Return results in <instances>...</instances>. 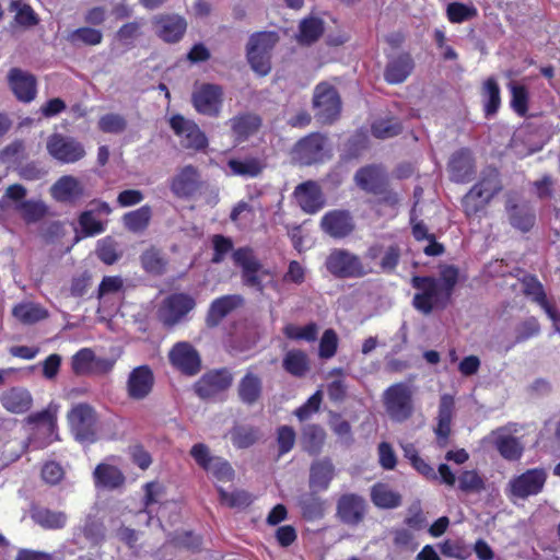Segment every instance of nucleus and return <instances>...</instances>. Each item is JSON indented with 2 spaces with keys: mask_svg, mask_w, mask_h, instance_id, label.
Listing matches in <instances>:
<instances>
[{
  "mask_svg": "<svg viewBox=\"0 0 560 560\" xmlns=\"http://www.w3.org/2000/svg\"><path fill=\"white\" fill-rule=\"evenodd\" d=\"M459 270L453 265L443 266L440 277L415 276L411 279L412 288L417 292L412 299V306L423 315L433 311H443L451 303L454 289L458 282Z\"/></svg>",
  "mask_w": 560,
  "mask_h": 560,
  "instance_id": "f257e3e1",
  "label": "nucleus"
},
{
  "mask_svg": "<svg viewBox=\"0 0 560 560\" xmlns=\"http://www.w3.org/2000/svg\"><path fill=\"white\" fill-rule=\"evenodd\" d=\"M228 125L230 126L236 141L242 142L254 135L261 126V119L258 115L243 113L232 117Z\"/></svg>",
  "mask_w": 560,
  "mask_h": 560,
  "instance_id": "c9c22d12",
  "label": "nucleus"
},
{
  "mask_svg": "<svg viewBox=\"0 0 560 560\" xmlns=\"http://www.w3.org/2000/svg\"><path fill=\"white\" fill-rule=\"evenodd\" d=\"M191 457L208 474L220 481H230L234 477V470L228 460L219 456H212L209 447L203 443L195 444L190 450Z\"/></svg>",
  "mask_w": 560,
  "mask_h": 560,
  "instance_id": "4468645a",
  "label": "nucleus"
},
{
  "mask_svg": "<svg viewBox=\"0 0 560 560\" xmlns=\"http://www.w3.org/2000/svg\"><path fill=\"white\" fill-rule=\"evenodd\" d=\"M170 126L185 149L203 151L208 147L207 136L194 120L177 114L170 119Z\"/></svg>",
  "mask_w": 560,
  "mask_h": 560,
  "instance_id": "f8f14e48",
  "label": "nucleus"
},
{
  "mask_svg": "<svg viewBox=\"0 0 560 560\" xmlns=\"http://www.w3.org/2000/svg\"><path fill=\"white\" fill-rule=\"evenodd\" d=\"M523 292L537 304H544L547 299L545 290L540 281L535 276H526L522 280Z\"/></svg>",
  "mask_w": 560,
  "mask_h": 560,
  "instance_id": "e2e57ef3",
  "label": "nucleus"
},
{
  "mask_svg": "<svg viewBox=\"0 0 560 560\" xmlns=\"http://www.w3.org/2000/svg\"><path fill=\"white\" fill-rule=\"evenodd\" d=\"M30 514L35 524L50 530L62 529L68 521L63 511H55L39 505L32 506Z\"/></svg>",
  "mask_w": 560,
  "mask_h": 560,
  "instance_id": "f704fd0d",
  "label": "nucleus"
},
{
  "mask_svg": "<svg viewBox=\"0 0 560 560\" xmlns=\"http://www.w3.org/2000/svg\"><path fill=\"white\" fill-rule=\"evenodd\" d=\"M278 42L279 35L276 32H258L249 37L246 57L258 75L265 77L271 71V51Z\"/></svg>",
  "mask_w": 560,
  "mask_h": 560,
  "instance_id": "20e7f679",
  "label": "nucleus"
},
{
  "mask_svg": "<svg viewBox=\"0 0 560 560\" xmlns=\"http://www.w3.org/2000/svg\"><path fill=\"white\" fill-rule=\"evenodd\" d=\"M326 269L336 278H361L366 275L359 256L341 248L330 252L325 261Z\"/></svg>",
  "mask_w": 560,
  "mask_h": 560,
  "instance_id": "0eeeda50",
  "label": "nucleus"
},
{
  "mask_svg": "<svg viewBox=\"0 0 560 560\" xmlns=\"http://www.w3.org/2000/svg\"><path fill=\"white\" fill-rule=\"evenodd\" d=\"M335 478V466L330 458L324 457L311 464L308 487L311 490L326 491Z\"/></svg>",
  "mask_w": 560,
  "mask_h": 560,
  "instance_id": "c85d7f7f",
  "label": "nucleus"
},
{
  "mask_svg": "<svg viewBox=\"0 0 560 560\" xmlns=\"http://www.w3.org/2000/svg\"><path fill=\"white\" fill-rule=\"evenodd\" d=\"M156 34L166 43H176L185 34L187 23L179 15H161L155 20Z\"/></svg>",
  "mask_w": 560,
  "mask_h": 560,
  "instance_id": "7c9ffc66",
  "label": "nucleus"
},
{
  "mask_svg": "<svg viewBox=\"0 0 560 560\" xmlns=\"http://www.w3.org/2000/svg\"><path fill=\"white\" fill-rule=\"evenodd\" d=\"M47 150L52 158L62 163H74L85 155V150L81 142L59 133H55L49 138Z\"/></svg>",
  "mask_w": 560,
  "mask_h": 560,
  "instance_id": "a211bd4d",
  "label": "nucleus"
},
{
  "mask_svg": "<svg viewBox=\"0 0 560 560\" xmlns=\"http://www.w3.org/2000/svg\"><path fill=\"white\" fill-rule=\"evenodd\" d=\"M455 401L453 396L444 394L440 398L438 424L434 429L436 441L440 447H445L451 434V423L454 415Z\"/></svg>",
  "mask_w": 560,
  "mask_h": 560,
  "instance_id": "cd10ccee",
  "label": "nucleus"
},
{
  "mask_svg": "<svg viewBox=\"0 0 560 560\" xmlns=\"http://www.w3.org/2000/svg\"><path fill=\"white\" fill-rule=\"evenodd\" d=\"M325 440L326 432L319 424L308 423L301 430V446L312 456H317L322 452Z\"/></svg>",
  "mask_w": 560,
  "mask_h": 560,
  "instance_id": "4c0bfd02",
  "label": "nucleus"
},
{
  "mask_svg": "<svg viewBox=\"0 0 560 560\" xmlns=\"http://www.w3.org/2000/svg\"><path fill=\"white\" fill-rule=\"evenodd\" d=\"M458 488L465 493H478L485 489V482L475 470H466L458 478Z\"/></svg>",
  "mask_w": 560,
  "mask_h": 560,
  "instance_id": "0e129e2a",
  "label": "nucleus"
},
{
  "mask_svg": "<svg viewBox=\"0 0 560 560\" xmlns=\"http://www.w3.org/2000/svg\"><path fill=\"white\" fill-rule=\"evenodd\" d=\"M276 440L278 444V455L282 456L292 451L294 447L296 441V432L290 425H280L276 431Z\"/></svg>",
  "mask_w": 560,
  "mask_h": 560,
  "instance_id": "bf43d9fd",
  "label": "nucleus"
},
{
  "mask_svg": "<svg viewBox=\"0 0 560 560\" xmlns=\"http://www.w3.org/2000/svg\"><path fill=\"white\" fill-rule=\"evenodd\" d=\"M67 40L73 46H96L103 40V32L91 26H82L70 32Z\"/></svg>",
  "mask_w": 560,
  "mask_h": 560,
  "instance_id": "49530a36",
  "label": "nucleus"
},
{
  "mask_svg": "<svg viewBox=\"0 0 560 560\" xmlns=\"http://www.w3.org/2000/svg\"><path fill=\"white\" fill-rule=\"evenodd\" d=\"M354 182L362 190L376 195L383 191L382 189L388 183V178L381 167L368 165L355 172Z\"/></svg>",
  "mask_w": 560,
  "mask_h": 560,
  "instance_id": "bb28decb",
  "label": "nucleus"
},
{
  "mask_svg": "<svg viewBox=\"0 0 560 560\" xmlns=\"http://www.w3.org/2000/svg\"><path fill=\"white\" fill-rule=\"evenodd\" d=\"M70 428L75 439L83 443H92L96 438V413L86 405L79 404L68 413Z\"/></svg>",
  "mask_w": 560,
  "mask_h": 560,
  "instance_id": "9d476101",
  "label": "nucleus"
},
{
  "mask_svg": "<svg viewBox=\"0 0 560 560\" xmlns=\"http://www.w3.org/2000/svg\"><path fill=\"white\" fill-rule=\"evenodd\" d=\"M12 315L24 325H33L48 317V311L39 304L24 302L15 305Z\"/></svg>",
  "mask_w": 560,
  "mask_h": 560,
  "instance_id": "58836bf2",
  "label": "nucleus"
},
{
  "mask_svg": "<svg viewBox=\"0 0 560 560\" xmlns=\"http://www.w3.org/2000/svg\"><path fill=\"white\" fill-rule=\"evenodd\" d=\"M283 369L295 377H304L310 371V360L302 350H290L282 361Z\"/></svg>",
  "mask_w": 560,
  "mask_h": 560,
  "instance_id": "a19ab883",
  "label": "nucleus"
},
{
  "mask_svg": "<svg viewBox=\"0 0 560 560\" xmlns=\"http://www.w3.org/2000/svg\"><path fill=\"white\" fill-rule=\"evenodd\" d=\"M154 384V375L148 365L135 368L127 381L128 396L136 400L144 399L151 393Z\"/></svg>",
  "mask_w": 560,
  "mask_h": 560,
  "instance_id": "412c9836",
  "label": "nucleus"
},
{
  "mask_svg": "<svg viewBox=\"0 0 560 560\" xmlns=\"http://www.w3.org/2000/svg\"><path fill=\"white\" fill-rule=\"evenodd\" d=\"M11 90L16 98L30 103L36 96V78L20 68H12L8 73Z\"/></svg>",
  "mask_w": 560,
  "mask_h": 560,
  "instance_id": "4be33fe9",
  "label": "nucleus"
},
{
  "mask_svg": "<svg viewBox=\"0 0 560 560\" xmlns=\"http://www.w3.org/2000/svg\"><path fill=\"white\" fill-rule=\"evenodd\" d=\"M21 217L26 223H36L48 213L47 205L42 200H24L16 206Z\"/></svg>",
  "mask_w": 560,
  "mask_h": 560,
  "instance_id": "de8ad7c7",
  "label": "nucleus"
},
{
  "mask_svg": "<svg viewBox=\"0 0 560 560\" xmlns=\"http://www.w3.org/2000/svg\"><path fill=\"white\" fill-rule=\"evenodd\" d=\"M283 334L293 340L314 341L317 338L318 327L315 323H310L304 327L289 324L283 328Z\"/></svg>",
  "mask_w": 560,
  "mask_h": 560,
  "instance_id": "4d7b16f0",
  "label": "nucleus"
},
{
  "mask_svg": "<svg viewBox=\"0 0 560 560\" xmlns=\"http://www.w3.org/2000/svg\"><path fill=\"white\" fill-rule=\"evenodd\" d=\"M196 302L186 293H173L164 299L159 308V318L163 325L173 327L178 324L194 307Z\"/></svg>",
  "mask_w": 560,
  "mask_h": 560,
  "instance_id": "dca6fc26",
  "label": "nucleus"
},
{
  "mask_svg": "<svg viewBox=\"0 0 560 560\" xmlns=\"http://www.w3.org/2000/svg\"><path fill=\"white\" fill-rule=\"evenodd\" d=\"M312 103L315 117L322 124L330 125L339 118L341 100L338 91L332 85L326 82L317 84L314 89Z\"/></svg>",
  "mask_w": 560,
  "mask_h": 560,
  "instance_id": "39448f33",
  "label": "nucleus"
},
{
  "mask_svg": "<svg viewBox=\"0 0 560 560\" xmlns=\"http://www.w3.org/2000/svg\"><path fill=\"white\" fill-rule=\"evenodd\" d=\"M316 490L304 492L298 498V506L301 515L306 521L320 520L325 515L326 500H324Z\"/></svg>",
  "mask_w": 560,
  "mask_h": 560,
  "instance_id": "72a5a7b5",
  "label": "nucleus"
},
{
  "mask_svg": "<svg viewBox=\"0 0 560 560\" xmlns=\"http://www.w3.org/2000/svg\"><path fill=\"white\" fill-rule=\"evenodd\" d=\"M171 363L182 373L192 376L201 370L198 351L189 342H177L168 354Z\"/></svg>",
  "mask_w": 560,
  "mask_h": 560,
  "instance_id": "6ab92c4d",
  "label": "nucleus"
},
{
  "mask_svg": "<svg viewBox=\"0 0 560 560\" xmlns=\"http://www.w3.org/2000/svg\"><path fill=\"white\" fill-rule=\"evenodd\" d=\"M451 180L455 183L470 182L475 174V163L468 149L454 152L448 161Z\"/></svg>",
  "mask_w": 560,
  "mask_h": 560,
  "instance_id": "b1692460",
  "label": "nucleus"
},
{
  "mask_svg": "<svg viewBox=\"0 0 560 560\" xmlns=\"http://www.w3.org/2000/svg\"><path fill=\"white\" fill-rule=\"evenodd\" d=\"M504 209L509 223L515 230L526 233L534 226L536 221L535 210L516 191L505 194Z\"/></svg>",
  "mask_w": 560,
  "mask_h": 560,
  "instance_id": "6e6552de",
  "label": "nucleus"
},
{
  "mask_svg": "<svg viewBox=\"0 0 560 560\" xmlns=\"http://www.w3.org/2000/svg\"><path fill=\"white\" fill-rule=\"evenodd\" d=\"M94 478L96 485L108 489H115L125 481V477L118 468L106 464H100L95 468Z\"/></svg>",
  "mask_w": 560,
  "mask_h": 560,
  "instance_id": "c03bdc74",
  "label": "nucleus"
},
{
  "mask_svg": "<svg viewBox=\"0 0 560 560\" xmlns=\"http://www.w3.org/2000/svg\"><path fill=\"white\" fill-rule=\"evenodd\" d=\"M237 395L240 400L247 406L258 402L262 395L261 377L248 370L237 384Z\"/></svg>",
  "mask_w": 560,
  "mask_h": 560,
  "instance_id": "473e14b6",
  "label": "nucleus"
},
{
  "mask_svg": "<svg viewBox=\"0 0 560 560\" xmlns=\"http://www.w3.org/2000/svg\"><path fill=\"white\" fill-rule=\"evenodd\" d=\"M97 127L105 133H121L127 129V120L119 114L103 115L97 122Z\"/></svg>",
  "mask_w": 560,
  "mask_h": 560,
  "instance_id": "6e6d98bb",
  "label": "nucleus"
},
{
  "mask_svg": "<svg viewBox=\"0 0 560 560\" xmlns=\"http://www.w3.org/2000/svg\"><path fill=\"white\" fill-rule=\"evenodd\" d=\"M324 33V22L318 18H308L300 24L299 40L302 44H313Z\"/></svg>",
  "mask_w": 560,
  "mask_h": 560,
  "instance_id": "8fccbe9b",
  "label": "nucleus"
},
{
  "mask_svg": "<svg viewBox=\"0 0 560 560\" xmlns=\"http://www.w3.org/2000/svg\"><path fill=\"white\" fill-rule=\"evenodd\" d=\"M540 331V325L535 317L526 318L524 322L517 325L515 329V342H523L530 337L538 335Z\"/></svg>",
  "mask_w": 560,
  "mask_h": 560,
  "instance_id": "774afa93",
  "label": "nucleus"
},
{
  "mask_svg": "<svg viewBox=\"0 0 560 560\" xmlns=\"http://www.w3.org/2000/svg\"><path fill=\"white\" fill-rule=\"evenodd\" d=\"M94 351L90 348L79 350L71 360V368L75 375H91Z\"/></svg>",
  "mask_w": 560,
  "mask_h": 560,
  "instance_id": "5fc2aeb1",
  "label": "nucleus"
},
{
  "mask_svg": "<svg viewBox=\"0 0 560 560\" xmlns=\"http://www.w3.org/2000/svg\"><path fill=\"white\" fill-rule=\"evenodd\" d=\"M292 160L300 165L320 163L326 158V138L319 132H313L300 139L293 147Z\"/></svg>",
  "mask_w": 560,
  "mask_h": 560,
  "instance_id": "9b49d317",
  "label": "nucleus"
},
{
  "mask_svg": "<svg viewBox=\"0 0 560 560\" xmlns=\"http://www.w3.org/2000/svg\"><path fill=\"white\" fill-rule=\"evenodd\" d=\"M51 197L63 203H75L84 196V186L71 175L61 176L51 187Z\"/></svg>",
  "mask_w": 560,
  "mask_h": 560,
  "instance_id": "5701e85b",
  "label": "nucleus"
},
{
  "mask_svg": "<svg viewBox=\"0 0 560 560\" xmlns=\"http://www.w3.org/2000/svg\"><path fill=\"white\" fill-rule=\"evenodd\" d=\"M243 299L240 295H223L215 299L210 304L206 316V325L209 328L217 327L224 317H226L232 311H234Z\"/></svg>",
  "mask_w": 560,
  "mask_h": 560,
  "instance_id": "2f4dec72",
  "label": "nucleus"
},
{
  "mask_svg": "<svg viewBox=\"0 0 560 560\" xmlns=\"http://www.w3.org/2000/svg\"><path fill=\"white\" fill-rule=\"evenodd\" d=\"M447 18L452 23H462L477 16V9L460 2H453L447 5Z\"/></svg>",
  "mask_w": 560,
  "mask_h": 560,
  "instance_id": "680f3d73",
  "label": "nucleus"
},
{
  "mask_svg": "<svg viewBox=\"0 0 560 560\" xmlns=\"http://www.w3.org/2000/svg\"><path fill=\"white\" fill-rule=\"evenodd\" d=\"M152 218V209L145 205L137 210L127 212L122 217L125 228L133 233L143 232L148 226Z\"/></svg>",
  "mask_w": 560,
  "mask_h": 560,
  "instance_id": "79ce46f5",
  "label": "nucleus"
},
{
  "mask_svg": "<svg viewBox=\"0 0 560 560\" xmlns=\"http://www.w3.org/2000/svg\"><path fill=\"white\" fill-rule=\"evenodd\" d=\"M495 446L501 456L509 460L518 459L523 453V447L518 439L512 435L498 436Z\"/></svg>",
  "mask_w": 560,
  "mask_h": 560,
  "instance_id": "603ef678",
  "label": "nucleus"
},
{
  "mask_svg": "<svg viewBox=\"0 0 560 560\" xmlns=\"http://www.w3.org/2000/svg\"><path fill=\"white\" fill-rule=\"evenodd\" d=\"M294 197L306 213H315L324 207L325 200L319 186L312 180L296 186Z\"/></svg>",
  "mask_w": 560,
  "mask_h": 560,
  "instance_id": "a878e982",
  "label": "nucleus"
},
{
  "mask_svg": "<svg viewBox=\"0 0 560 560\" xmlns=\"http://www.w3.org/2000/svg\"><path fill=\"white\" fill-rule=\"evenodd\" d=\"M228 165L233 175L244 177H256L262 171V164L256 158H247L245 160L231 159Z\"/></svg>",
  "mask_w": 560,
  "mask_h": 560,
  "instance_id": "09e8293b",
  "label": "nucleus"
},
{
  "mask_svg": "<svg viewBox=\"0 0 560 560\" xmlns=\"http://www.w3.org/2000/svg\"><path fill=\"white\" fill-rule=\"evenodd\" d=\"M355 228L353 217L348 210H331L320 220V229L332 238H345Z\"/></svg>",
  "mask_w": 560,
  "mask_h": 560,
  "instance_id": "aec40b11",
  "label": "nucleus"
},
{
  "mask_svg": "<svg viewBox=\"0 0 560 560\" xmlns=\"http://www.w3.org/2000/svg\"><path fill=\"white\" fill-rule=\"evenodd\" d=\"M191 103L199 114L218 117L223 104V90L220 85L203 83L192 92Z\"/></svg>",
  "mask_w": 560,
  "mask_h": 560,
  "instance_id": "f3484780",
  "label": "nucleus"
},
{
  "mask_svg": "<svg viewBox=\"0 0 560 560\" xmlns=\"http://www.w3.org/2000/svg\"><path fill=\"white\" fill-rule=\"evenodd\" d=\"M10 10L15 11V21L18 24L32 27L38 24V18L31 5L22 2L21 0H13L10 4Z\"/></svg>",
  "mask_w": 560,
  "mask_h": 560,
  "instance_id": "864d4df0",
  "label": "nucleus"
},
{
  "mask_svg": "<svg viewBox=\"0 0 560 560\" xmlns=\"http://www.w3.org/2000/svg\"><path fill=\"white\" fill-rule=\"evenodd\" d=\"M79 224L85 236H93L104 231V224L94 217L93 210L83 211L79 217Z\"/></svg>",
  "mask_w": 560,
  "mask_h": 560,
  "instance_id": "69168bd1",
  "label": "nucleus"
},
{
  "mask_svg": "<svg viewBox=\"0 0 560 560\" xmlns=\"http://www.w3.org/2000/svg\"><path fill=\"white\" fill-rule=\"evenodd\" d=\"M229 435L236 448H248L260 440L261 432L258 428L249 424H235Z\"/></svg>",
  "mask_w": 560,
  "mask_h": 560,
  "instance_id": "ea45409f",
  "label": "nucleus"
},
{
  "mask_svg": "<svg viewBox=\"0 0 560 560\" xmlns=\"http://www.w3.org/2000/svg\"><path fill=\"white\" fill-rule=\"evenodd\" d=\"M232 258L236 266L242 269L243 283L259 292L264 291L262 277L268 272L262 268V265L254 255L249 247H240L233 252Z\"/></svg>",
  "mask_w": 560,
  "mask_h": 560,
  "instance_id": "1a4fd4ad",
  "label": "nucleus"
},
{
  "mask_svg": "<svg viewBox=\"0 0 560 560\" xmlns=\"http://www.w3.org/2000/svg\"><path fill=\"white\" fill-rule=\"evenodd\" d=\"M233 380V374L228 368L211 370L195 383L194 390L201 399H211L229 389Z\"/></svg>",
  "mask_w": 560,
  "mask_h": 560,
  "instance_id": "2eb2a0df",
  "label": "nucleus"
},
{
  "mask_svg": "<svg viewBox=\"0 0 560 560\" xmlns=\"http://www.w3.org/2000/svg\"><path fill=\"white\" fill-rule=\"evenodd\" d=\"M511 91V107L520 116H525L528 110L529 93L525 85L515 81L509 83Z\"/></svg>",
  "mask_w": 560,
  "mask_h": 560,
  "instance_id": "3c124183",
  "label": "nucleus"
},
{
  "mask_svg": "<svg viewBox=\"0 0 560 560\" xmlns=\"http://www.w3.org/2000/svg\"><path fill=\"white\" fill-rule=\"evenodd\" d=\"M141 264L148 272L154 275H162L166 266L162 254L154 248L148 249L141 255Z\"/></svg>",
  "mask_w": 560,
  "mask_h": 560,
  "instance_id": "052dcab7",
  "label": "nucleus"
},
{
  "mask_svg": "<svg viewBox=\"0 0 560 560\" xmlns=\"http://www.w3.org/2000/svg\"><path fill=\"white\" fill-rule=\"evenodd\" d=\"M369 503L365 498L354 492H346L336 500V518L343 525L357 527L366 517Z\"/></svg>",
  "mask_w": 560,
  "mask_h": 560,
  "instance_id": "423d86ee",
  "label": "nucleus"
},
{
  "mask_svg": "<svg viewBox=\"0 0 560 560\" xmlns=\"http://www.w3.org/2000/svg\"><path fill=\"white\" fill-rule=\"evenodd\" d=\"M503 189L500 173L494 167L485 168L479 180L463 197L462 205L467 217L483 210L492 198Z\"/></svg>",
  "mask_w": 560,
  "mask_h": 560,
  "instance_id": "f03ea898",
  "label": "nucleus"
},
{
  "mask_svg": "<svg viewBox=\"0 0 560 560\" xmlns=\"http://www.w3.org/2000/svg\"><path fill=\"white\" fill-rule=\"evenodd\" d=\"M199 184L200 174L198 168L194 165H186L172 179L171 190L179 198H187L199 189Z\"/></svg>",
  "mask_w": 560,
  "mask_h": 560,
  "instance_id": "393cba45",
  "label": "nucleus"
},
{
  "mask_svg": "<svg viewBox=\"0 0 560 560\" xmlns=\"http://www.w3.org/2000/svg\"><path fill=\"white\" fill-rule=\"evenodd\" d=\"M413 68L412 57L407 52L400 54L388 60L384 70V79L389 84H400L407 80Z\"/></svg>",
  "mask_w": 560,
  "mask_h": 560,
  "instance_id": "c756f323",
  "label": "nucleus"
},
{
  "mask_svg": "<svg viewBox=\"0 0 560 560\" xmlns=\"http://www.w3.org/2000/svg\"><path fill=\"white\" fill-rule=\"evenodd\" d=\"M371 500L381 509H395L401 504V497L386 485L377 483L371 489Z\"/></svg>",
  "mask_w": 560,
  "mask_h": 560,
  "instance_id": "37998d69",
  "label": "nucleus"
},
{
  "mask_svg": "<svg viewBox=\"0 0 560 560\" xmlns=\"http://www.w3.org/2000/svg\"><path fill=\"white\" fill-rule=\"evenodd\" d=\"M0 402L9 412L19 415L31 409L33 399L27 389L12 387L1 395Z\"/></svg>",
  "mask_w": 560,
  "mask_h": 560,
  "instance_id": "e433bc0d",
  "label": "nucleus"
},
{
  "mask_svg": "<svg viewBox=\"0 0 560 560\" xmlns=\"http://www.w3.org/2000/svg\"><path fill=\"white\" fill-rule=\"evenodd\" d=\"M547 480V472L544 468H533L512 478L508 483V491L511 497L527 499L538 494Z\"/></svg>",
  "mask_w": 560,
  "mask_h": 560,
  "instance_id": "ddd939ff",
  "label": "nucleus"
},
{
  "mask_svg": "<svg viewBox=\"0 0 560 560\" xmlns=\"http://www.w3.org/2000/svg\"><path fill=\"white\" fill-rule=\"evenodd\" d=\"M401 129V124L395 118L380 119L372 125V133L378 139L395 137Z\"/></svg>",
  "mask_w": 560,
  "mask_h": 560,
  "instance_id": "13d9d810",
  "label": "nucleus"
},
{
  "mask_svg": "<svg viewBox=\"0 0 560 560\" xmlns=\"http://www.w3.org/2000/svg\"><path fill=\"white\" fill-rule=\"evenodd\" d=\"M483 109L486 117L497 114L501 104L500 88L494 78H488L482 86Z\"/></svg>",
  "mask_w": 560,
  "mask_h": 560,
  "instance_id": "a18cd8bd",
  "label": "nucleus"
},
{
  "mask_svg": "<svg viewBox=\"0 0 560 560\" xmlns=\"http://www.w3.org/2000/svg\"><path fill=\"white\" fill-rule=\"evenodd\" d=\"M220 500L230 508H241L250 504V494L243 490L234 492H228L222 488H219Z\"/></svg>",
  "mask_w": 560,
  "mask_h": 560,
  "instance_id": "338daca9",
  "label": "nucleus"
},
{
  "mask_svg": "<svg viewBox=\"0 0 560 560\" xmlns=\"http://www.w3.org/2000/svg\"><path fill=\"white\" fill-rule=\"evenodd\" d=\"M383 406L388 418L397 423L409 420L413 412V390L404 382L387 387L382 395Z\"/></svg>",
  "mask_w": 560,
  "mask_h": 560,
  "instance_id": "7ed1b4c3",
  "label": "nucleus"
}]
</instances>
